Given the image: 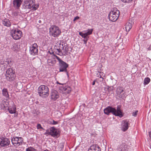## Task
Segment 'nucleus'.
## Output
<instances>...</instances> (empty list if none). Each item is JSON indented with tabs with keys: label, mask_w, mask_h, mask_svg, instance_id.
Wrapping results in <instances>:
<instances>
[{
	"label": "nucleus",
	"mask_w": 151,
	"mask_h": 151,
	"mask_svg": "<svg viewBox=\"0 0 151 151\" xmlns=\"http://www.w3.org/2000/svg\"><path fill=\"white\" fill-rule=\"evenodd\" d=\"M120 108L119 106H118L116 109L115 108L108 106L104 109V113L107 115H109L110 113H111L115 116L122 117L123 116V114L120 110Z\"/></svg>",
	"instance_id": "f257e3e1"
},
{
	"label": "nucleus",
	"mask_w": 151,
	"mask_h": 151,
	"mask_svg": "<svg viewBox=\"0 0 151 151\" xmlns=\"http://www.w3.org/2000/svg\"><path fill=\"white\" fill-rule=\"evenodd\" d=\"M49 92L48 88L45 85L40 86L38 90V92L40 96L44 98L48 96Z\"/></svg>",
	"instance_id": "f03ea898"
},
{
	"label": "nucleus",
	"mask_w": 151,
	"mask_h": 151,
	"mask_svg": "<svg viewBox=\"0 0 151 151\" xmlns=\"http://www.w3.org/2000/svg\"><path fill=\"white\" fill-rule=\"evenodd\" d=\"M119 15V11L116 8H114L110 12L109 16V19L110 21L115 22L118 19Z\"/></svg>",
	"instance_id": "7ed1b4c3"
},
{
	"label": "nucleus",
	"mask_w": 151,
	"mask_h": 151,
	"mask_svg": "<svg viewBox=\"0 0 151 151\" xmlns=\"http://www.w3.org/2000/svg\"><path fill=\"white\" fill-rule=\"evenodd\" d=\"M50 35L54 37H57L60 35L61 32L59 27L55 25L52 26L49 29Z\"/></svg>",
	"instance_id": "20e7f679"
},
{
	"label": "nucleus",
	"mask_w": 151,
	"mask_h": 151,
	"mask_svg": "<svg viewBox=\"0 0 151 151\" xmlns=\"http://www.w3.org/2000/svg\"><path fill=\"white\" fill-rule=\"evenodd\" d=\"M15 72L13 69L10 68L8 69L6 71L5 76L7 79L10 81H13L15 78L16 76Z\"/></svg>",
	"instance_id": "39448f33"
},
{
	"label": "nucleus",
	"mask_w": 151,
	"mask_h": 151,
	"mask_svg": "<svg viewBox=\"0 0 151 151\" xmlns=\"http://www.w3.org/2000/svg\"><path fill=\"white\" fill-rule=\"evenodd\" d=\"M93 31V29H88L86 30H84L82 32H79V35L84 39L83 40L84 44H86L88 40V38H89L88 36L91 35Z\"/></svg>",
	"instance_id": "423d86ee"
},
{
	"label": "nucleus",
	"mask_w": 151,
	"mask_h": 151,
	"mask_svg": "<svg viewBox=\"0 0 151 151\" xmlns=\"http://www.w3.org/2000/svg\"><path fill=\"white\" fill-rule=\"evenodd\" d=\"M56 57L59 62V72H66L67 71V68L68 66V64L63 61L59 57Z\"/></svg>",
	"instance_id": "0eeeda50"
},
{
	"label": "nucleus",
	"mask_w": 151,
	"mask_h": 151,
	"mask_svg": "<svg viewBox=\"0 0 151 151\" xmlns=\"http://www.w3.org/2000/svg\"><path fill=\"white\" fill-rule=\"evenodd\" d=\"M11 35L13 38L15 40L19 39L22 36V32L18 29H13L11 32Z\"/></svg>",
	"instance_id": "6e6552de"
},
{
	"label": "nucleus",
	"mask_w": 151,
	"mask_h": 151,
	"mask_svg": "<svg viewBox=\"0 0 151 151\" xmlns=\"http://www.w3.org/2000/svg\"><path fill=\"white\" fill-rule=\"evenodd\" d=\"M12 143L14 146H18L22 144V138L21 137H14L11 138Z\"/></svg>",
	"instance_id": "1a4fd4ad"
},
{
	"label": "nucleus",
	"mask_w": 151,
	"mask_h": 151,
	"mask_svg": "<svg viewBox=\"0 0 151 151\" xmlns=\"http://www.w3.org/2000/svg\"><path fill=\"white\" fill-rule=\"evenodd\" d=\"M9 139L7 138H0V147H6L10 144Z\"/></svg>",
	"instance_id": "9d476101"
},
{
	"label": "nucleus",
	"mask_w": 151,
	"mask_h": 151,
	"mask_svg": "<svg viewBox=\"0 0 151 151\" xmlns=\"http://www.w3.org/2000/svg\"><path fill=\"white\" fill-rule=\"evenodd\" d=\"M38 47L36 43H34L30 47L29 52L30 54L33 55H37L38 53Z\"/></svg>",
	"instance_id": "9b49d317"
},
{
	"label": "nucleus",
	"mask_w": 151,
	"mask_h": 151,
	"mask_svg": "<svg viewBox=\"0 0 151 151\" xmlns=\"http://www.w3.org/2000/svg\"><path fill=\"white\" fill-rule=\"evenodd\" d=\"M124 88L120 86H118L117 87L116 91V94L117 96L120 98H123L125 96L124 95Z\"/></svg>",
	"instance_id": "f8f14e48"
},
{
	"label": "nucleus",
	"mask_w": 151,
	"mask_h": 151,
	"mask_svg": "<svg viewBox=\"0 0 151 151\" xmlns=\"http://www.w3.org/2000/svg\"><path fill=\"white\" fill-rule=\"evenodd\" d=\"M35 0H25L24 1V5L26 9H30L32 8L33 4L35 3Z\"/></svg>",
	"instance_id": "ddd939ff"
},
{
	"label": "nucleus",
	"mask_w": 151,
	"mask_h": 151,
	"mask_svg": "<svg viewBox=\"0 0 151 151\" xmlns=\"http://www.w3.org/2000/svg\"><path fill=\"white\" fill-rule=\"evenodd\" d=\"M7 109L10 114H14V117H17L18 115V112H17V109L15 105L12 106L8 107Z\"/></svg>",
	"instance_id": "4468645a"
},
{
	"label": "nucleus",
	"mask_w": 151,
	"mask_h": 151,
	"mask_svg": "<svg viewBox=\"0 0 151 151\" xmlns=\"http://www.w3.org/2000/svg\"><path fill=\"white\" fill-rule=\"evenodd\" d=\"M129 146L125 143H122L118 147V151H128Z\"/></svg>",
	"instance_id": "2eb2a0df"
},
{
	"label": "nucleus",
	"mask_w": 151,
	"mask_h": 151,
	"mask_svg": "<svg viewBox=\"0 0 151 151\" xmlns=\"http://www.w3.org/2000/svg\"><path fill=\"white\" fill-rule=\"evenodd\" d=\"M48 133L50 135L53 137L57 136L59 135L58 130L54 127H52L50 129V131Z\"/></svg>",
	"instance_id": "dca6fc26"
},
{
	"label": "nucleus",
	"mask_w": 151,
	"mask_h": 151,
	"mask_svg": "<svg viewBox=\"0 0 151 151\" xmlns=\"http://www.w3.org/2000/svg\"><path fill=\"white\" fill-rule=\"evenodd\" d=\"M129 121L127 120H124L122 121V129L124 132L126 131L128 128Z\"/></svg>",
	"instance_id": "f3484780"
},
{
	"label": "nucleus",
	"mask_w": 151,
	"mask_h": 151,
	"mask_svg": "<svg viewBox=\"0 0 151 151\" xmlns=\"http://www.w3.org/2000/svg\"><path fill=\"white\" fill-rule=\"evenodd\" d=\"M55 57L58 56L55 55H52L50 58L47 60V63L49 65L53 66L56 63L55 59L56 57Z\"/></svg>",
	"instance_id": "a211bd4d"
},
{
	"label": "nucleus",
	"mask_w": 151,
	"mask_h": 151,
	"mask_svg": "<svg viewBox=\"0 0 151 151\" xmlns=\"http://www.w3.org/2000/svg\"><path fill=\"white\" fill-rule=\"evenodd\" d=\"M59 93L56 91H53L51 93V98L52 99L55 101L59 97Z\"/></svg>",
	"instance_id": "6ab92c4d"
},
{
	"label": "nucleus",
	"mask_w": 151,
	"mask_h": 151,
	"mask_svg": "<svg viewBox=\"0 0 151 151\" xmlns=\"http://www.w3.org/2000/svg\"><path fill=\"white\" fill-rule=\"evenodd\" d=\"M60 89L63 93L65 94L69 93L71 91V88L68 86H65V87L63 86V87H60Z\"/></svg>",
	"instance_id": "aec40b11"
},
{
	"label": "nucleus",
	"mask_w": 151,
	"mask_h": 151,
	"mask_svg": "<svg viewBox=\"0 0 151 151\" xmlns=\"http://www.w3.org/2000/svg\"><path fill=\"white\" fill-rule=\"evenodd\" d=\"M134 22H130V20H129V22L127 23L125 26L126 31L127 32H129L132 28V25L133 24Z\"/></svg>",
	"instance_id": "412c9836"
},
{
	"label": "nucleus",
	"mask_w": 151,
	"mask_h": 151,
	"mask_svg": "<svg viewBox=\"0 0 151 151\" xmlns=\"http://www.w3.org/2000/svg\"><path fill=\"white\" fill-rule=\"evenodd\" d=\"M22 3V0H14L13 1L14 6L18 9Z\"/></svg>",
	"instance_id": "4be33fe9"
},
{
	"label": "nucleus",
	"mask_w": 151,
	"mask_h": 151,
	"mask_svg": "<svg viewBox=\"0 0 151 151\" xmlns=\"http://www.w3.org/2000/svg\"><path fill=\"white\" fill-rule=\"evenodd\" d=\"M88 151H101L100 148L97 145H92Z\"/></svg>",
	"instance_id": "5701e85b"
},
{
	"label": "nucleus",
	"mask_w": 151,
	"mask_h": 151,
	"mask_svg": "<svg viewBox=\"0 0 151 151\" xmlns=\"http://www.w3.org/2000/svg\"><path fill=\"white\" fill-rule=\"evenodd\" d=\"M2 24L5 26L7 27H10L11 25V23L8 19H5L3 20Z\"/></svg>",
	"instance_id": "b1692460"
},
{
	"label": "nucleus",
	"mask_w": 151,
	"mask_h": 151,
	"mask_svg": "<svg viewBox=\"0 0 151 151\" xmlns=\"http://www.w3.org/2000/svg\"><path fill=\"white\" fill-rule=\"evenodd\" d=\"M2 91L3 96L5 97L7 100L9 98V94L7 89L4 88L2 89Z\"/></svg>",
	"instance_id": "393cba45"
},
{
	"label": "nucleus",
	"mask_w": 151,
	"mask_h": 151,
	"mask_svg": "<svg viewBox=\"0 0 151 151\" xmlns=\"http://www.w3.org/2000/svg\"><path fill=\"white\" fill-rule=\"evenodd\" d=\"M19 47L17 43L13 44L11 47L12 50L15 52L19 51Z\"/></svg>",
	"instance_id": "a878e982"
},
{
	"label": "nucleus",
	"mask_w": 151,
	"mask_h": 151,
	"mask_svg": "<svg viewBox=\"0 0 151 151\" xmlns=\"http://www.w3.org/2000/svg\"><path fill=\"white\" fill-rule=\"evenodd\" d=\"M62 47H61L62 48V53L64 55L67 54L68 53V50L67 47L65 46H63V44L62 45Z\"/></svg>",
	"instance_id": "bb28decb"
},
{
	"label": "nucleus",
	"mask_w": 151,
	"mask_h": 151,
	"mask_svg": "<svg viewBox=\"0 0 151 151\" xmlns=\"http://www.w3.org/2000/svg\"><path fill=\"white\" fill-rule=\"evenodd\" d=\"M8 103L4 101H2L1 103V106L2 108L4 109L5 107H7L8 106Z\"/></svg>",
	"instance_id": "cd10ccee"
},
{
	"label": "nucleus",
	"mask_w": 151,
	"mask_h": 151,
	"mask_svg": "<svg viewBox=\"0 0 151 151\" xmlns=\"http://www.w3.org/2000/svg\"><path fill=\"white\" fill-rule=\"evenodd\" d=\"M150 81V79L149 78H145V79L144 80V84L145 85L149 83Z\"/></svg>",
	"instance_id": "c85d7f7f"
},
{
	"label": "nucleus",
	"mask_w": 151,
	"mask_h": 151,
	"mask_svg": "<svg viewBox=\"0 0 151 151\" xmlns=\"http://www.w3.org/2000/svg\"><path fill=\"white\" fill-rule=\"evenodd\" d=\"M26 151H37V150L33 147H30L27 148Z\"/></svg>",
	"instance_id": "c756f323"
},
{
	"label": "nucleus",
	"mask_w": 151,
	"mask_h": 151,
	"mask_svg": "<svg viewBox=\"0 0 151 151\" xmlns=\"http://www.w3.org/2000/svg\"><path fill=\"white\" fill-rule=\"evenodd\" d=\"M32 6V10H36L39 7V5L38 4H35V3H34Z\"/></svg>",
	"instance_id": "7c9ffc66"
},
{
	"label": "nucleus",
	"mask_w": 151,
	"mask_h": 151,
	"mask_svg": "<svg viewBox=\"0 0 151 151\" xmlns=\"http://www.w3.org/2000/svg\"><path fill=\"white\" fill-rule=\"evenodd\" d=\"M12 14L14 16H17L18 15H20L21 13L19 11L16 10L13 12Z\"/></svg>",
	"instance_id": "2f4dec72"
},
{
	"label": "nucleus",
	"mask_w": 151,
	"mask_h": 151,
	"mask_svg": "<svg viewBox=\"0 0 151 151\" xmlns=\"http://www.w3.org/2000/svg\"><path fill=\"white\" fill-rule=\"evenodd\" d=\"M37 129H44L42 127L41 125L40 124H38L37 126Z\"/></svg>",
	"instance_id": "473e14b6"
},
{
	"label": "nucleus",
	"mask_w": 151,
	"mask_h": 151,
	"mask_svg": "<svg viewBox=\"0 0 151 151\" xmlns=\"http://www.w3.org/2000/svg\"><path fill=\"white\" fill-rule=\"evenodd\" d=\"M132 0H121V1L124 3H129L131 2Z\"/></svg>",
	"instance_id": "72a5a7b5"
},
{
	"label": "nucleus",
	"mask_w": 151,
	"mask_h": 151,
	"mask_svg": "<svg viewBox=\"0 0 151 151\" xmlns=\"http://www.w3.org/2000/svg\"><path fill=\"white\" fill-rule=\"evenodd\" d=\"M107 88L108 89V91H112L113 90V88L112 87H108Z\"/></svg>",
	"instance_id": "f704fd0d"
},
{
	"label": "nucleus",
	"mask_w": 151,
	"mask_h": 151,
	"mask_svg": "<svg viewBox=\"0 0 151 151\" xmlns=\"http://www.w3.org/2000/svg\"><path fill=\"white\" fill-rule=\"evenodd\" d=\"M138 112V111H136L135 112H133L132 113V116H137V114Z\"/></svg>",
	"instance_id": "c9c22d12"
},
{
	"label": "nucleus",
	"mask_w": 151,
	"mask_h": 151,
	"mask_svg": "<svg viewBox=\"0 0 151 151\" xmlns=\"http://www.w3.org/2000/svg\"><path fill=\"white\" fill-rule=\"evenodd\" d=\"M51 121L52 122V125H56L58 124V122L56 121H55L53 120H51Z\"/></svg>",
	"instance_id": "e433bc0d"
},
{
	"label": "nucleus",
	"mask_w": 151,
	"mask_h": 151,
	"mask_svg": "<svg viewBox=\"0 0 151 151\" xmlns=\"http://www.w3.org/2000/svg\"><path fill=\"white\" fill-rule=\"evenodd\" d=\"M57 50L58 53H60V52L62 53V50H61L60 48L57 49Z\"/></svg>",
	"instance_id": "4c0bfd02"
},
{
	"label": "nucleus",
	"mask_w": 151,
	"mask_h": 151,
	"mask_svg": "<svg viewBox=\"0 0 151 151\" xmlns=\"http://www.w3.org/2000/svg\"><path fill=\"white\" fill-rule=\"evenodd\" d=\"M79 17L78 16H76L73 19V21H75L76 20L79 19Z\"/></svg>",
	"instance_id": "58836bf2"
},
{
	"label": "nucleus",
	"mask_w": 151,
	"mask_h": 151,
	"mask_svg": "<svg viewBox=\"0 0 151 151\" xmlns=\"http://www.w3.org/2000/svg\"><path fill=\"white\" fill-rule=\"evenodd\" d=\"M52 119H50V120H49L48 122V123L50 124H52V122L51 121Z\"/></svg>",
	"instance_id": "ea45409f"
},
{
	"label": "nucleus",
	"mask_w": 151,
	"mask_h": 151,
	"mask_svg": "<svg viewBox=\"0 0 151 151\" xmlns=\"http://www.w3.org/2000/svg\"><path fill=\"white\" fill-rule=\"evenodd\" d=\"M49 132H48V131L47 130H46V132L44 134L45 135H47V134H49V133H48Z\"/></svg>",
	"instance_id": "a19ab883"
},
{
	"label": "nucleus",
	"mask_w": 151,
	"mask_h": 151,
	"mask_svg": "<svg viewBox=\"0 0 151 151\" xmlns=\"http://www.w3.org/2000/svg\"><path fill=\"white\" fill-rule=\"evenodd\" d=\"M147 50H151V45H150L149 47L147 48Z\"/></svg>",
	"instance_id": "79ce46f5"
},
{
	"label": "nucleus",
	"mask_w": 151,
	"mask_h": 151,
	"mask_svg": "<svg viewBox=\"0 0 151 151\" xmlns=\"http://www.w3.org/2000/svg\"><path fill=\"white\" fill-rule=\"evenodd\" d=\"M56 83L58 84H60V85H63V84H62V83H59L58 81H57V82H56Z\"/></svg>",
	"instance_id": "37998d69"
},
{
	"label": "nucleus",
	"mask_w": 151,
	"mask_h": 151,
	"mask_svg": "<svg viewBox=\"0 0 151 151\" xmlns=\"http://www.w3.org/2000/svg\"><path fill=\"white\" fill-rule=\"evenodd\" d=\"M99 75H100V77H99V78H101V81H103V77H102V76H101L99 74Z\"/></svg>",
	"instance_id": "c03bdc74"
},
{
	"label": "nucleus",
	"mask_w": 151,
	"mask_h": 151,
	"mask_svg": "<svg viewBox=\"0 0 151 151\" xmlns=\"http://www.w3.org/2000/svg\"><path fill=\"white\" fill-rule=\"evenodd\" d=\"M95 84V81H94L93 82V83H92V85H94Z\"/></svg>",
	"instance_id": "a18cd8bd"
},
{
	"label": "nucleus",
	"mask_w": 151,
	"mask_h": 151,
	"mask_svg": "<svg viewBox=\"0 0 151 151\" xmlns=\"http://www.w3.org/2000/svg\"><path fill=\"white\" fill-rule=\"evenodd\" d=\"M42 151H50L48 150H47V149H45V150H44Z\"/></svg>",
	"instance_id": "49530a36"
},
{
	"label": "nucleus",
	"mask_w": 151,
	"mask_h": 151,
	"mask_svg": "<svg viewBox=\"0 0 151 151\" xmlns=\"http://www.w3.org/2000/svg\"><path fill=\"white\" fill-rule=\"evenodd\" d=\"M12 151H19V150H13Z\"/></svg>",
	"instance_id": "de8ad7c7"
}]
</instances>
